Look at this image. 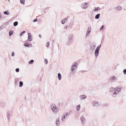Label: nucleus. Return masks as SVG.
I'll return each mask as SVG.
<instances>
[{
	"label": "nucleus",
	"mask_w": 126,
	"mask_h": 126,
	"mask_svg": "<svg viewBox=\"0 0 126 126\" xmlns=\"http://www.w3.org/2000/svg\"><path fill=\"white\" fill-rule=\"evenodd\" d=\"M51 108L53 111L56 113L59 111V109L58 108L54 103H52L50 106Z\"/></svg>",
	"instance_id": "nucleus-1"
},
{
	"label": "nucleus",
	"mask_w": 126,
	"mask_h": 126,
	"mask_svg": "<svg viewBox=\"0 0 126 126\" xmlns=\"http://www.w3.org/2000/svg\"><path fill=\"white\" fill-rule=\"evenodd\" d=\"M101 46V44H100L99 46H98L96 47L95 49L94 52V55L96 57H97L98 56V55L99 53V50Z\"/></svg>",
	"instance_id": "nucleus-2"
},
{
	"label": "nucleus",
	"mask_w": 126,
	"mask_h": 126,
	"mask_svg": "<svg viewBox=\"0 0 126 126\" xmlns=\"http://www.w3.org/2000/svg\"><path fill=\"white\" fill-rule=\"evenodd\" d=\"M77 64L78 63L77 62H74L73 63L71 69V71L73 73L75 69L77 68Z\"/></svg>",
	"instance_id": "nucleus-3"
},
{
	"label": "nucleus",
	"mask_w": 126,
	"mask_h": 126,
	"mask_svg": "<svg viewBox=\"0 0 126 126\" xmlns=\"http://www.w3.org/2000/svg\"><path fill=\"white\" fill-rule=\"evenodd\" d=\"M92 104L94 107H98L100 106V105L98 102L94 101L92 102Z\"/></svg>",
	"instance_id": "nucleus-4"
},
{
	"label": "nucleus",
	"mask_w": 126,
	"mask_h": 126,
	"mask_svg": "<svg viewBox=\"0 0 126 126\" xmlns=\"http://www.w3.org/2000/svg\"><path fill=\"white\" fill-rule=\"evenodd\" d=\"M115 80H117V79L114 76L113 77H110L108 80L110 82H113Z\"/></svg>",
	"instance_id": "nucleus-5"
},
{
	"label": "nucleus",
	"mask_w": 126,
	"mask_h": 126,
	"mask_svg": "<svg viewBox=\"0 0 126 126\" xmlns=\"http://www.w3.org/2000/svg\"><path fill=\"white\" fill-rule=\"evenodd\" d=\"M96 44L95 43H92L90 45V50L92 51H94L95 48Z\"/></svg>",
	"instance_id": "nucleus-6"
},
{
	"label": "nucleus",
	"mask_w": 126,
	"mask_h": 126,
	"mask_svg": "<svg viewBox=\"0 0 126 126\" xmlns=\"http://www.w3.org/2000/svg\"><path fill=\"white\" fill-rule=\"evenodd\" d=\"M89 6L88 3H85L82 4L81 5L83 9H86Z\"/></svg>",
	"instance_id": "nucleus-7"
},
{
	"label": "nucleus",
	"mask_w": 126,
	"mask_h": 126,
	"mask_svg": "<svg viewBox=\"0 0 126 126\" xmlns=\"http://www.w3.org/2000/svg\"><path fill=\"white\" fill-rule=\"evenodd\" d=\"M32 35L30 33H28V40L29 42L31 41L32 40Z\"/></svg>",
	"instance_id": "nucleus-8"
},
{
	"label": "nucleus",
	"mask_w": 126,
	"mask_h": 126,
	"mask_svg": "<svg viewBox=\"0 0 126 126\" xmlns=\"http://www.w3.org/2000/svg\"><path fill=\"white\" fill-rule=\"evenodd\" d=\"M80 120L82 124H83L85 121V118L83 116H81L80 118Z\"/></svg>",
	"instance_id": "nucleus-9"
},
{
	"label": "nucleus",
	"mask_w": 126,
	"mask_h": 126,
	"mask_svg": "<svg viewBox=\"0 0 126 126\" xmlns=\"http://www.w3.org/2000/svg\"><path fill=\"white\" fill-rule=\"evenodd\" d=\"M91 26H89L88 27L87 31V32H86V36H87V35H88L89 34L90 32V31H91Z\"/></svg>",
	"instance_id": "nucleus-10"
},
{
	"label": "nucleus",
	"mask_w": 126,
	"mask_h": 126,
	"mask_svg": "<svg viewBox=\"0 0 126 126\" xmlns=\"http://www.w3.org/2000/svg\"><path fill=\"white\" fill-rule=\"evenodd\" d=\"M24 46L28 47L30 46L32 47V44H29V43L28 42H26L24 44Z\"/></svg>",
	"instance_id": "nucleus-11"
},
{
	"label": "nucleus",
	"mask_w": 126,
	"mask_h": 126,
	"mask_svg": "<svg viewBox=\"0 0 126 126\" xmlns=\"http://www.w3.org/2000/svg\"><path fill=\"white\" fill-rule=\"evenodd\" d=\"M68 40L69 41L66 42V44L68 45H69V44H71L73 41L72 38L68 39Z\"/></svg>",
	"instance_id": "nucleus-12"
},
{
	"label": "nucleus",
	"mask_w": 126,
	"mask_h": 126,
	"mask_svg": "<svg viewBox=\"0 0 126 126\" xmlns=\"http://www.w3.org/2000/svg\"><path fill=\"white\" fill-rule=\"evenodd\" d=\"M67 21V19L66 18H65L62 20L61 22L62 24H64L65 22H66Z\"/></svg>",
	"instance_id": "nucleus-13"
},
{
	"label": "nucleus",
	"mask_w": 126,
	"mask_h": 126,
	"mask_svg": "<svg viewBox=\"0 0 126 126\" xmlns=\"http://www.w3.org/2000/svg\"><path fill=\"white\" fill-rule=\"evenodd\" d=\"M56 124L57 126H59L60 125L59 122V118H57L56 121Z\"/></svg>",
	"instance_id": "nucleus-14"
},
{
	"label": "nucleus",
	"mask_w": 126,
	"mask_h": 126,
	"mask_svg": "<svg viewBox=\"0 0 126 126\" xmlns=\"http://www.w3.org/2000/svg\"><path fill=\"white\" fill-rule=\"evenodd\" d=\"M80 97L81 100L85 99L87 98V96L85 95H81L80 96Z\"/></svg>",
	"instance_id": "nucleus-15"
},
{
	"label": "nucleus",
	"mask_w": 126,
	"mask_h": 126,
	"mask_svg": "<svg viewBox=\"0 0 126 126\" xmlns=\"http://www.w3.org/2000/svg\"><path fill=\"white\" fill-rule=\"evenodd\" d=\"M118 93V92H117L116 90H115L114 92L112 94V96L113 97H115L116 96V95L117 93Z\"/></svg>",
	"instance_id": "nucleus-16"
},
{
	"label": "nucleus",
	"mask_w": 126,
	"mask_h": 126,
	"mask_svg": "<svg viewBox=\"0 0 126 126\" xmlns=\"http://www.w3.org/2000/svg\"><path fill=\"white\" fill-rule=\"evenodd\" d=\"M117 10H120L122 9V7L120 6H118L115 8Z\"/></svg>",
	"instance_id": "nucleus-17"
},
{
	"label": "nucleus",
	"mask_w": 126,
	"mask_h": 126,
	"mask_svg": "<svg viewBox=\"0 0 126 126\" xmlns=\"http://www.w3.org/2000/svg\"><path fill=\"white\" fill-rule=\"evenodd\" d=\"M58 77L59 80H61L62 78V76L61 74L59 73L58 74Z\"/></svg>",
	"instance_id": "nucleus-18"
},
{
	"label": "nucleus",
	"mask_w": 126,
	"mask_h": 126,
	"mask_svg": "<svg viewBox=\"0 0 126 126\" xmlns=\"http://www.w3.org/2000/svg\"><path fill=\"white\" fill-rule=\"evenodd\" d=\"M80 105H79L77 106L76 107V109L77 111H78L80 109Z\"/></svg>",
	"instance_id": "nucleus-19"
},
{
	"label": "nucleus",
	"mask_w": 126,
	"mask_h": 126,
	"mask_svg": "<svg viewBox=\"0 0 126 126\" xmlns=\"http://www.w3.org/2000/svg\"><path fill=\"white\" fill-rule=\"evenodd\" d=\"M121 88L119 87H117L115 88V90H116L117 92H118V93L119 92V91L120 90Z\"/></svg>",
	"instance_id": "nucleus-20"
},
{
	"label": "nucleus",
	"mask_w": 126,
	"mask_h": 126,
	"mask_svg": "<svg viewBox=\"0 0 126 126\" xmlns=\"http://www.w3.org/2000/svg\"><path fill=\"white\" fill-rule=\"evenodd\" d=\"M100 14H97L95 16V18L96 19H98L99 17Z\"/></svg>",
	"instance_id": "nucleus-21"
},
{
	"label": "nucleus",
	"mask_w": 126,
	"mask_h": 126,
	"mask_svg": "<svg viewBox=\"0 0 126 126\" xmlns=\"http://www.w3.org/2000/svg\"><path fill=\"white\" fill-rule=\"evenodd\" d=\"M100 9V8L99 7H97V8L95 7L94 9V11H98Z\"/></svg>",
	"instance_id": "nucleus-22"
},
{
	"label": "nucleus",
	"mask_w": 126,
	"mask_h": 126,
	"mask_svg": "<svg viewBox=\"0 0 126 126\" xmlns=\"http://www.w3.org/2000/svg\"><path fill=\"white\" fill-rule=\"evenodd\" d=\"M13 32L12 30L10 31L9 32V35L10 36H11V35L13 34Z\"/></svg>",
	"instance_id": "nucleus-23"
},
{
	"label": "nucleus",
	"mask_w": 126,
	"mask_h": 126,
	"mask_svg": "<svg viewBox=\"0 0 126 126\" xmlns=\"http://www.w3.org/2000/svg\"><path fill=\"white\" fill-rule=\"evenodd\" d=\"M20 79L19 78H17L15 80V85L17 84V82H18L19 81V80Z\"/></svg>",
	"instance_id": "nucleus-24"
},
{
	"label": "nucleus",
	"mask_w": 126,
	"mask_h": 126,
	"mask_svg": "<svg viewBox=\"0 0 126 126\" xmlns=\"http://www.w3.org/2000/svg\"><path fill=\"white\" fill-rule=\"evenodd\" d=\"M19 86L20 87H21L23 85V82L22 81H20L19 82Z\"/></svg>",
	"instance_id": "nucleus-25"
},
{
	"label": "nucleus",
	"mask_w": 126,
	"mask_h": 126,
	"mask_svg": "<svg viewBox=\"0 0 126 126\" xmlns=\"http://www.w3.org/2000/svg\"><path fill=\"white\" fill-rule=\"evenodd\" d=\"M115 89H114V88L111 87L110 89V92H113L114 91H115Z\"/></svg>",
	"instance_id": "nucleus-26"
},
{
	"label": "nucleus",
	"mask_w": 126,
	"mask_h": 126,
	"mask_svg": "<svg viewBox=\"0 0 126 126\" xmlns=\"http://www.w3.org/2000/svg\"><path fill=\"white\" fill-rule=\"evenodd\" d=\"M34 61L33 60H32L30 61H29V63L30 64H31L33 63L34 62Z\"/></svg>",
	"instance_id": "nucleus-27"
},
{
	"label": "nucleus",
	"mask_w": 126,
	"mask_h": 126,
	"mask_svg": "<svg viewBox=\"0 0 126 126\" xmlns=\"http://www.w3.org/2000/svg\"><path fill=\"white\" fill-rule=\"evenodd\" d=\"M4 14L6 15H8L9 14V12L8 11H7L4 12Z\"/></svg>",
	"instance_id": "nucleus-28"
},
{
	"label": "nucleus",
	"mask_w": 126,
	"mask_h": 126,
	"mask_svg": "<svg viewBox=\"0 0 126 126\" xmlns=\"http://www.w3.org/2000/svg\"><path fill=\"white\" fill-rule=\"evenodd\" d=\"M13 24L14 26H16L18 24V22L17 21H16L14 22Z\"/></svg>",
	"instance_id": "nucleus-29"
},
{
	"label": "nucleus",
	"mask_w": 126,
	"mask_h": 126,
	"mask_svg": "<svg viewBox=\"0 0 126 126\" xmlns=\"http://www.w3.org/2000/svg\"><path fill=\"white\" fill-rule=\"evenodd\" d=\"M73 38V35L72 34H70L69 36L68 39L72 38Z\"/></svg>",
	"instance_id": "nucleus-30"
},
{
	"label": "nucleus",
	"mask_w": 126,
	"mask_h": 126,
	"mask_svg": "<svg viewBox=\"0 0 126 126\" xmlns=\"http://www.w3.org/2000/svg\"><path fill=\"white\" fill-rule=\"evenodd\" d=\"M20 2L21 3L24 4H25V0H20Z\"/></svg>",
	"instance_id": "nucleus-31"
},
{
	"label": "nucleus",
	"mask_w": 126,
	"mask_h": 126,
	"mask_svg": "<svg viewBox=\"0 0 126 126\" xmlns=\"http://www.w3.org/2000/svg\"><path fill=\"white\" fill-rule=\"evenodd\" d=\"M65 115L64 114H63L62 116V120L63 121H64V120H63V119H64L65 118Z\"/></svg>",
	"instance_id": "nucleus-32"
},
{
	"label": "nucleus",
	"mask_w": 126,
	"mask_h": 126,
	"mask_svg": "<svg viewBox=\"0 0 126 126\" xmlns=\"http://www.w3.org/2000/svg\"><path fill=\"white\" fill-rule=\"evenodd\" d=\"M25 32V31H23L20 34V36H21L23 34H24Z\"/></svg>",
	"instance_id": "nucleus-33"
},
{
	"label": "nucleus",
	"mask_w": 126,
	"mask_h": 126,
	"mask_svg": "<svg viewBox=\"0 0 126 126\" xmlns=\"http://www.w3.org/2000/svg\"><path fill=\"white\" fill-rule=\"evenodd\" d=\"M104 28V26L103 25H102L100 27V30L102 31Z\"/></svg>",
	"instance_id": "nucleus-34"
},
{
	"label": "nucleus",
	"mask_w": 126,
	"mask_h": 126,
	"mask_svg": "<svg viewBox=\"0 0 126 126\" xmlns=\"http://www.w3.org/2000/svg\"><path fill=\"white\" fill-rule=\"evenodd\" d=\"M9 114H10V112H7V117L8 118L9 120Z\"/></svg>",
	"instance_id": "nucleus-35"
},
{
	"label": "nucleus",
	"mask_w": 126,
	"mask_h": 126,
	"mask_svg": "<svg viewBox=\"0 0 126 126\" xmlns=\"http://www.w3.org/2000/svg\"><path fill=\"white\" fill-rule=\"evenodd\" d=\"M31 120V118L29 117L27 118V119H26V121L29 122V121H30Z\"/></svg>",
	"instance_id": "nucleus-36"
},
{
	"label": "nucleus",
	"mask_w": 126,
	"mask_h": 126,
	"mask_svg": "<svg viewBox=\"0 0 126 126\" xmlns=\"http://www.w3.org/2000/svg\"><path fill=\"white\" fill-rule=\"evenodd\" d=\"M45 62L46 64H47L48 63V60L46 59H45Z\"/></svg>",
	"instance_id": "nucleus-37"
},
{
	"label": "nucleus",
	"mask_w": 126,
	"mask_h": 126,
	"mask_svg": "<svg viewBox=\"0 0 126 126\" xmlns=\"http://www.w3.org/2000/svg\"><path fill=\"white\" fill-rule=\"evenodd\" d=\"M19 69L18 68H16V71L17 72H19Z\"/></svg>",
	"instance_id": "nucleus-38"
},
{
	"label": "nucleus",
	"mask_w": 126,
	"mask_h": 126,
	"mask_svg": "<svg viewBox=\"0 0 126 126\" xmlns=\"http://www.w3.org/2000/svg\"><path fill=\"white\" fill-rule=\"evenodd\" d=\"M65 115V117H68V115H69L68 112H66V114Z\"/></svg>",
	"instance_id": "nucleus-39"
},
{
	"label": "nucleus",
	"mask_w": 126,
	"mask_h": 126,
	"mask_svg": "<svg viewBox=\"0 0 126 126\" xmlns=\"http://www.w3.org/2000/svg\"><path fill=\"white\" fill-rule=\"evenodd\" d=\"M123 72L124 74H126V69L124 70Z\"/></svg>",
	"instance_id": "nucleus-40"
},
{
	"label": "nucleus",
	"mask_w": 126,
	"mask_h": 126,
	"mask_svg": "<svg viewBox=\"0 0 126 126\" xmlns=\"http://www.w3.org/2000/svg\"><path fill=\"white\" fill-rule=\"evenodd\" d=\"M37 21V18H36L33 21L34 22H35Z\"/></svg>",
	"instance_id": "nucleus-41"
},
{
	"label": "nucleus",
	"mask_w": 126,
	"mask_h": 126,
	"mask_svg": "<svg viewBox=\"0 0 126 126\" xmlns=\"http://www.w3.org/2000/svg\"><path fill=\"white\" fill-rule=\"evenodd\" d=\"M15 53L14 52H13L12 53V56H14L15 55Z\"/></svg>",
	"instance_id": "nucleus-42"
},
{
	"label": "nucleus",
	"mask_w": 126,
	"mask_h": 126,
	"mask_svg": "<svg viewBox=\"0 0 126 126\" xmlns=\"http://www.w3.org/2000/svg\"><path fill=\"white\" fill-rule=\"evenodd\" d=\"M47 45L46 46L47 47H49V43L48 42H47Z\"/></svg>",
	"instance_id": "nucleus-43"
},
{
	"label": "nucleus",
	"mask_w": 126,
	"mask_h": 126,
	"mask_svg": "<svg viewBox=\"0 0 126 126\" xmlns=\"http://www.w3.org/2000/svg\"><path fill=\"white\" fill-rule=\"evenodd\" d=\"M39 36L41 38V34H39Z\"/></svg>",
	"instance_id": "nucleus-44"
},
{
	"label": "nucleus",
	"mask_w": 126,
	"mask_h": 126,
	"mask_svg": "<svg viewBox=\"0 0 126 126\" xmlns=\"http://www.w3.org/2000/svg\"><path fill=\"white\" fill-rule=\"evenodd\" d=\"M68 27V26H67L66 27H64V28L65 29V28L67 29V28Z\"/></svg>",
	"instance_id": "nucleus-45"
},
{
	"label": "nucleus",
	"mask_w": 126,
	"mask_h": 126,
	"mask_svg": "<svg viewBox=\"0 0 126 126\" xmlns=\"http://www.w3.org/2000/svg\"><path fill=\"white\" fill-rule=\"evenodd\" d=\"M55 42V41L54 40H53L52 41V42L53 43H54Z\"/></svg>",
	"instance_id": "nucleus-46"
},
{
	"label": "nucleus",
	"mask_w": 126,
	"mask_h": 126,
	"mask_svg": "<svg viewBox=\"0 0 126 126\" xmlns=\"http://www.w3.org/2000/svg\"><path fill=\"white\" fill-rule=\"evenodd\" d=\"M1 17V14L0 13V18Z\"/></svg>",
	"instance_id": "nucleus-47"
},
{
	"label": "nucleus",
	"mask_w": 126,
	"mask_h": 126,
	"mask_svg": "<svg viewBox=\"0 0 126 126\" xmlns=\"http://www.w3.org/2000/svg\"><path fill=\"white\" fill-rule=\"evenodd\" d=\"M15 126H16V123L15 124Z\"/></svg>",
	"instance_id": "nucleus-48"
},
{
	"label": "nucleus",
	"mask_w": 126,
	"mask_h": 126,
	"mask_svg": "<svg viewBox=\"0 0 126 126\" xmlns=\"http://www.w3.org/2000/svg\"><path fill=\"white\" fill-rule=\"evenodd\" d=\"M1 27H0V30H1Z\"/></svg>",
	"instance_id": "nucleus-49"
},
{
	"label": "nucleus",
	"mask_w": 126,
	"mask_h": 126,
	"mask_svg": "<svg viewBox=\"0 0 126 126\" xmlns=\"http://www.w3.org/2000/svg\"><path fill=\"white\" fill-rule=\"evenodd\" d=\"M58 48H59V44H58Z\"/></svg>",
	"instance_id": "nucleus-50"
},
{
	"label": "nucleus",
	"mask_w": 126,
	"mask_h": 126,
	"mask_svg": "<svg viewBox=\"0 0 126 126\" xmlns=\"http://www.w3.org/2000/svg\"><path fill=\"white\" fill-rule=\"evenodd\" d=\"M10 0H8V1H10Z\"/></svg>",
	"instance_id": "nucleus-51"
},
{
	"label": "nucleus",
	"mask_w": 126,
	"mask_h": 126,
	"mask_svg": "<svg viewBox=\"0 0 126 126\" xmlns=\"http://www.w3.org/2000/svg\"><path fill=\"white\" fill-rule=\"evenodd\" d=\"M74 73H75V71H74Z\"/></svg>",
	"instance_id": "nucleus-52"
},
{
	"label": "nucleus",
	"mask_w": 126,
	"mask_h": 126,
	"mask_svg": "<svg viewBox=\"0 0 126 126\" xmlns=\"http://www.w3.org/2000/svg\"><path fill=\"white\" fill-rule=\"evenodd\" d=\"M3 103H1V105L2 104H3Z\"/></svg>",
	"instance_id": "nucleus-53"
},
{
	"label": "nucleus",
	"mask_w": 126,
	"mask_h": 126,
	"mask_svg": "<svg viewBox=\"0 0 126 126\" xmlns=\"http://www.w3.org/2000/svg\"><path fill=\"white\" fill-rule=\"evenodd\" d=\"M116 67H115V69H116Z\"/></svg>",
	"instance_id": "nucleus-54"
},
{
	"label": "nucleus",
	"mask_w": 126,
	"mask_h": 126,
	"mask_svg": "<svg viewBox=\"0 0 126 126\" xmlns=\"http://www.w3.org/2000/svg\"><path fill=\"white\" fill-rule=\"evenodd\" d=\"M3 107V106L2 107V108Z\"/></svg>",
	"instance_id": "nucleus-55"
}]
</instances>
